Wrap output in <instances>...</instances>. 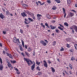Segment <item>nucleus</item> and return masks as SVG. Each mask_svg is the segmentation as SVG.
Instances as JSON below:
<instances>
[{
  "instance_id": "1",
  "label": "nucleus",
  "mask_w": 77,
  "mask_h": 77,
  "mask_svg": "<svg viewBox=\"0 0 77 77\" xmlns=\"http://www.w3.org/2000/svg\"><path fill=\"white\" fill-rule=\"evenodd\" d=\"M24 59L26 62L28 66H31V65L33 64V62L30 59L26 58H24Z\"/></svg>"
},
{
  "instance_id": "2",
  "label": "nucleus",
  "mask_w": 77,
  "mask_h": 77,
  "mask_svg": "<svg viewBox=\"0 0 77 77\" xmlns=\"http://www.w3.org/2000/svg\"><path fill=\"white\" fill-rule=\"evenodd\" d=\"M14 42H18V43H20V41H19V39H17L16 37H14Z\"/></svg>"
},
{
  "instance_id": "3",
  "label": "nucleus",
  "mask_w": 77,
  "mask_h": 77,
  "mask_svg": "<svg viewBox=\"0 0 77 77\" xmlns=\"http://www.w3.org/2000/svg\"><path fill=\"white\" fill-rule=\"evenodd\" d=\"M14 70L17 71L16 73L17 74H20V72L19 71V70L17 68H15V67H14Z\"/></svg>"
},
{
  "instance_id": "4",
  "label": "nucleus",
  "mask_w": 77,
  "mask_h": 77,
  "mask_svg": "<svg viewBox=\"0 0 77 77\" xmlns=\"http://www.w3.org/2000/svg\"><path fill=\"white\" fill-rule=\"evenodd\" d=\"M33 63V64L31 66V70L32 71H33V69H35V63L34 61Z\"/></svg>"
},
{
  "instance_id": "5",
  "label": "nucleus",
  "mask_w": 77,
  "mask_h": 77,
  "mask_svg": "<svg viewBox=\"0 0 77 77\" xmlns=\"http://www.w3.org/2000/svg\"><path fill=\"white\" fill-rule=\"evenodd\" d=\"M21 41L23 47H25L26 48H27V45H26L24 46V41H23V40H21Z\"/></svg>"
},
{
  "instance_id": "6",
  "label": "nucleus",
  "mask_w": 77,
  "mask_h": 77,
  "mask_svg": "<svg viewBox=\"0 0 77 77\" xmlns=\"http://www.w3.org/2000/svg\"><path fill=\"white\" fill-rule=\"evenodd\" d=\"M37 19L39 20H40V19L41 18V17H42V15L38 14L37 15Z\"/></svg>"
},
{
  "instance_id": "7",
  "label": "nucleus",
  "mask_w": 77,
  "mask_h": 77,
  "mask_svg": "<svg viewBox=\"0 0 77 77\" xmlns=\"http://www.w3.org/2000/svg\"><path fill=\"white\" fill-rule=\"evenodd\" d=\"M43 62L45 63H44V66H45V67H46V68H47V67L48 66V65H47V62H46V61H45V60L43 61Z\"/></svg>"
},
{
  "instance_id": "8",
  "label": "nucleus",
  "mask_w": 77,
  "mask_h": 77,
  "mask_svg": "<svg viewBox=\"0 0 77 77\" xmlns=\"http://www.w3.org/2000/svg\"><path fill=\"white\" fill-rule=\"evenodd\" d=\"M8 66L9 68H10V67H11L12 69H13V67L12 66L11 63H10V62H8Z\"/></svg>"
},
{
  "instance_id": "9",
  "label": "nucleus",
  "mask_w": 77,
  "mask_h": 77,
  "mask_svg": "<svg viewBox=\"0 0 77 77\" xmlns=\"http://www.w3.org/2000/svg\"><path fill=\"white\" fill-rule=\"evenodd\" d=\"M6 54H7V55L8 56H9L10 58H11V59H12V55L11 54H9L7 52Z\"/></svg>"
},
{
  "instance_id": "10",
  "label": "nucleus",
  "mask_w": 77,
  "mask_h": 77,
  "mask_svg": "<svg viewBox=\"0 0 77 77\" xmlns=\"http://www.w3.org/2000/svg\"><path fill=\"white\" fill-rule=\"evenodd\" d=\"M40 43H41L42 44V45H44L45 46V45H47V44H46V43L44 42V41H40Z\"/></svg>"
},
{
  "instance_id": "11",
  "label": "nucleus",
  "mask_w": 77,
  "mask_h": 77,
  "mask_svg": "<svg viewBox=\"0 0 77 77\" xmlns=\"http://www.w3.org/2000/svg\"><path fill=\"white\" fill-rule=\"evenodd\" d=\"M72 28H74V30L76 31V32H77V26H72Z\"/></svg>"
},
{
  "instance_id": "12",
  "label": "nucleus",
  "mask_w": 77,
  "mask_h": 77,
  "mask_svg": "<svg viewBox=\"0 0 77 77\" xmlns=\"http://www.w3.org/2000/svg\"><path fill=\"white\" fill-rule=\"evenodd\" d=\"M3 69V64H1L0 65V70L2 71Z\"/></svg>"
},
{
  "instance_id": "13",
  "label": "nucleus",
  "mask_w": 77,
  "mask_h": 77,
  "mask_svg": "<svg viewBox=\"0 0 77 77\" xmlns=\"http://www.w3.org/2000/svg\"><path fill=\"white\" fill-rule=\"evenodd\" d=\"M63 11L64 14V18H65V17H66V13H65V10L64 8H63Z\"/></svg>"
},
{
  "instance_id": "14",
  "label": "nucleus",
  "mask_w": 77,
  "mask_h": 77,
  "mask_svg": "<svg viewBox=\"0 0 77 77\" xmlns=\"http://www.w3.org/2000/svg\"><path fill=\"white\" fill-rule=\"evenodd\" d=\"M25 24H29V23L30 22H28V21L27 20V19H26V18L25 19Z\"/></svg>"
},
{
  "instance_id": "15",
  "label": "nucleus",
  "mask_w": 77,
  "mask_h": 77,
  "mask_svg": "<svg viewBox=\"0 0 77 77\" xmlns=\"http://www.w3.org/2000/svg\"><path fill=\"white\" fill-rule=\"evenodd\" d=\"M36 64L38 65V66H39V65H40V64L41 63L40 62H38L37 60H36Z\"/></svg>"
},
{
  "instance_id": "16",
  "label": "nucleus",
  "mask_w": 77,
  "mask_h": 77,
  "mask_svg": "<svg viewBox=\"0 0 77 77\" xmlns=\"http://www.w3.org/2000/svg\"><path fill=\"white\" fill-rule=\"evenodd\" d=\"M21 15L22 16H23V17L25 16L26 17V14L24 12H23V13H22Z\"/></svg>"
},
{
  "instance_id": "17",
  "label": "nucleus",
  "mask_w": 77,
  "mask_h": 77,
  "mask_svg": "<svg viewBox=\"0 0 77 77\" xmlns=\"http://www.w3.org/2000/svg\"><path fill=\"white\" fill-rule=\"evenodd\" d=\"M26 55L28 56V57H30V54L27 52H25Z\"/></svg>"
},
{
  "instance_id": "18",
  "label": "nucleus",
  "mask_w": 77,
  "mask_h": 77,
  "mask_svg": "<svg viewBox=\"0 0 77 77\" xmlns=\"http://www.w3.org/2000/svg\"><path fill=\"white\" fill-rule=\"evenodd\" d=\"M11 63H17V61L15 60H11Z\"/></svg>"
},
{
  "instance_id": "19",
  "label": "nucleus",
  "mask_w": 77,
  "mask_h": 77,
  "mask_svg": "<svg viewBox=\"0 0 77 77\" xmlns=\"http://www.w3.org/2000/svg\"><path fill=\"white\" fill-rule=\"evenodd\" d=\"M0 18H2V19H3V18H4V16H3V14H0Z\"/></svg>"
},
{
  "instance_id": "20",
  "label": "nucleus",
  "mask_w": 77,
  "mask_h": 77,
  "mask_svg": "<svg viewBox=\"0 0 77 77\" xmlns=\"http://www.w3.org/2000/svg\"><path fill=\"white\" fill-rule=\"evenodd\" d=\"M50 27L51 29H54L56 27V26L54 27L52 26V25H51Z\"/></svg>"
},
{
  "instance_id": "21",
  "label": "nucleus",
  "mask_w": 77,
  "mask_h": 77,
  "mask_svg": "<svg viewBox=\"0 0 77 77\" xmlns=\"http://www.w3.org/2000/svg\"><path fill=\"white\" fill-rule=\"evenodd\" d=\"M69 15L71 16V17H72L74 15V14L71 13H70Z\"/></svg>"
},
{
  "instance_id": "22",
  "label": "nucleus",
  "mask_w": 77,
  "mask_h": 77,
  "mask_svg": "<svg viewBox=\"0 0 77 77\" xmlns=\"http://www.w3.org/2000/svg\"><path fill=\"white\" fill-rule=\"evenodd\" d=\"M51 69H52L53 72H55V70L54 69V68L51 67Z\"/></svg>"
},
{
  "instance_id": "23",
  "label": "nucleus",
  "mask_w": 77,
  "mask_h": 77,
  "mask_svg": "<svg viewBox=\"0 0 77 77\" xmlns=\"http://www.w3.org/2000/svg\"><path fill=\"white\" fill-rule=\"evenodd\" d=\"M28 19L29 20V21H32H32H33V19H32L30 18H28Z\"/></svg>"
},
{
  "instance_id": "24",
  "label": "nucleus",
  "mask_w": 77,
  "mask_h": 77,
  "mask_svg": "<svg viewBox=\"0 0 77 77\" xmlns=\"http://www.w3.org/2000/svg\"><path fill=\"white\" fill-rule=\"evenodd\" d=\"M22 6H24V7H28V5H25L24 4H23Z\"/></svg>"
},
{
  "instance_id": "25",
  "label": "nucleus",
  "mask_w": 77,
  "mask_h": 77,
  "mask_svg": "<svg viewBox=\"0 0 77 77\" xmlns=\"http://www.w3.org/2000/svg\"><path fill=\"white\" fill-rule=\"evenodd\" d=\"M36 69L37 70H38L39 71H41V69H40L39 68V67L38 66H37L36 68Z\"/></svg>"
},
{
  "instance_id": "26",
  "label": "nucleus",
  "mask_w": 77,
  "mask_h": 77,
  "mask_svg": "<svg viewBox=\"0 0 77 77\" xmlns=\"http://www.w3.org/2000/svg\"><path fill=\"white\" fill-rule=\"evenodd\" d=\"M37 74L39 75H42V72H38Z\"/></svg>"
},
{
  "instance_id": "27",
  "label": "nucleus",
  "mask_w": 77,
  "mask_h": 77,
  "mask_svg": "<svg viewBox=\"0 0 77 77\" xmlns=\"http://www.w3.org/2000/svg\"><path fill=\"white\" fill-rule=\"evenodd\" d=\"M64 24L65 26H68V24L66 23H64Z\"/></svg>"
},
{
  "instance_id": "28",
  "label": "nucleus",
  "mask_w": 77,
  "mask_h": 77,
  "mask_svg": "<svg viewBox=\"0 0 77 77\" xmlns=\"http://www.w3.org/2000/svg\"><path fill=\"white\" fill-rule=\"evenodd\" d=\"M0 62L1 63V64H2L3 62L2 61V59L1 58H0Z\"/></svg>"
},
{
  "instance_id": "29",
  "label": "nucleus",
  "mask_w": 77,
  "mask_h": 77,
  "mask_svg": "<svg viewBox=\"0 0 77 77\" xmlns=\"http://www.w3.org/2000/svg\"><path fill=\"white\" fill-rule=\"evenodd\" d=\"M32 50V49L31 48H28V51H29V52H30V51H31Z\"/></svg>"
},
{
  "instance_id": "30",
  "label": "nucleus",
  "mask_w": 77,
  "mask_h": 77,
  "mask_svg": "<svg viewBox=\"0 0 77 77\" xmlns=\"http://www.w3.org/2000/svg\"><path fill=\"white\" fill-rule=\"evenodd\" d=\"M69 66L70 68L71 69H72V65H71L70 64H69Z\"/></svg>"
},
{
  "instance_id": "31",
  "label": "nucleus",
  "mask_w": 77,
  "mask_h": 77,
  "mask_svg": "<svg viewBox=\"0 0 77 77\" xmlns=\"http://www.w3.org/2000/svg\"><path fill=\"white\" fill-rule=\"evenodd\" d=\"M57 3H60V1L59 0H55Z\"/></svg>"
},
{
  "instance_id": "32",
  "label": "nucleus",
  "mask_w": 77,
  "mask_h": 77,
  "mask_svg": "<svg viewBox=\"0 0 77 77\" xmlns=\"http://www.w3.org/2000/svg\"><path fill=\"white\" fill-rule=\"evenodd\" d=\"M38 3H40V4L41 5H44V3H43L42 4H41V2L40 1H38Z\"/></svg>"
},
{
  "instance_id": "33",
  "label": "nucleus",
  "mask_w": 77,
  "mask_h": 77,
  "mask_svg": "<svg viewBox=\"0 0 77 77\" xmlns=\"http://www.w3.org/2000/svg\"><path fill=\"white\" fill-rule=\"evenodd\" d=\"M69 51L71 53H73V52H74V50H73V49H70V50H69Z\"/></svg>"
},
{
  "instance_id": "34",
  "label": "nucleus",
  "mask_w": 77,
  "mask_h": 77,
  "mask_svg": "<svg viewBox=\"0 0 77 77\" xmlns=\"http://www.w3.org/2000/svg\"><path fill=\"white\" fill-rule=\"evenodd\" d=\"M56 42L55 41H54L53 43V45H56Z\"/></svg>"
},
{
  "instance_id": "35",
  "label": "nucleus",
  "mask_w": 77,
  "mask_h": 77,
  "mask_svg": "<svg viewBox=\"0 0 77 77\" xmlns=\"http://www.w3.org/2000/svg\"><path fill=\"white\" fill-rule=\"evenodd\" d=\"M45 26H47V27H48V28H49V26H48V24L47 23H45Z\"/></svg>"
},
{
  "instance_id": "36",
  "label": "nucleus",
  "mask_w": 77,
  "mask_h": 77,
  "mask_svg": "<svg viewBox=\"0 0 77 77\" xmlns=\"http://www.w3.org/2000/svg\"><path fill=\"white\" fill-rule=\"evenodd\" d=\"M52 9H53V10H55V9H56V7L54 6L52 8Z\"/></svg>"
},
{
  "instance_id": "37",
  "label": "nucleus",
  "mask_w": 77,
  "mask_h": 77,
  "mask_svg": "<svg viewBox=\"0 0 77 77\" xmlns=\"http://www.w3.org/2000/svg\"><path fill=\"white\" fill-rule=\"evenodd\" d=\"M58 29H60V30H63V28H61V27L60 26L58 27Z\"/></svg>"
},
{
  "instance_id": "38",
  "label": "nucleus",
  "mask_w": 77,
  "mask_h": 77,
  "mask_svg": "<svg viewBox=\"0 0 77 77\" xmlns=\"http://www.w3.org/2000/svg\"><path fill=\"white\" fill-rule=\"evenodd\" d=\"M47 17L48 18H51L50 17V15H48L47 16Z\"/></svg>"
},
{
  "instance_id": "39",
  "label": "nucleus",
  "mask_w": 77,
  "mask_h": 77,
  "mask_svg": "<svg viewBox=\"0 0 77 77\" xmlns=\"http://www.w3.org/2000/svg\"><path fill=\"white\" fill-rule=\"evenodd\" d=\"M67 47L68 48H69L70 47V45H69L67 44Z\"/></svg>"
},
{
  "instance_id": "40",
  "label": "nucleus",
  "mask_w": 77,
  "mask_h": 77,
  "mask_svg": "<svg viewBox=\"0 0 77 77\" xmlns=\"http://www.w3.org/2000/svg\"><path fill=\"white\" fill-rule=\"evenodd\" d=\"M67 3L69 4V3H71V1H70V0H67Z\"/></svg>"
},
{
  "instance_id": "41",
  "label": "nucleus",
  "mask_w": 77,
  "mask_h": 77,
  "mask_svg": "<svg viewBox=\"0 0 77 77\" xmlns=\"http://www.w3.org/2000/svg\"><path fill=\"white\" fill-rule=\"evenodd\" d=\"M56 32H57V33H59V32L60 31L59 30L57 29L56 30Z\"/></svg>"
},
{
  "instance_id": "42",
  "label": "nucleus",
  "mask_w": 77,
  "mask_h": 77,
  "mask_svg": "<svg viewBox=\"0 0 77 77\" xmlns=\"http://www.w3.org/2000/svg\"><path fill=\"white\" fill-rule=\"evenodd\" d=\"M41 24L42 26V27H44V28H45V26H44L43 25V23H41Z\"/></svg>"
},
{
  "instance_id": "43",
  "label": "nucleus",
  "mask_w": 77,
  "mask_h": 77,
  "mask_svg": "<svg viewBox=\"0 0 77 77\" xmlns=\"http://www.w3.org/2000/svg\"><path fill=\"white\" fill-rule=\"evenodd\" d=\"M71 60H75V59H74V57H72L71 58Z\"/></svg>"
},
{
  "instance_id": "44",
  "label": "nucleus",
  "mask_w": 77,
  "mask_h": 77,
  "mask_svg": "<svg viewBox=\"0 0 77 77\" xmlns=\"http://www.w3.org/2000/svg\"><path fill=\"white\" fill-rule=\"evenodd\" d=\"M66 39V40L67 41H70V39L69 38H67Z\"/></svg>"
},
{
  "instance_id": "45",
  "label": "nucleus",
  "mask_w": 77,
  "mask_h": 77,
  "mask_svg": "<svg viewBox=\"0 0 77 77\" xmlns=\"http://www.w3.org/2000/svg\"><path fill=\"white\" fill-rule=\"evenodd\" d=\"M75 48H77V44H76L75 45Z\"/></svg>"
},
{
  "instance_id": "46",
  "label": "nucleus",
  "mask_w": 77,
  "mask_h": 77,
  "mask_svg": "<svg viewBox=\"0 0 77 77\" xmlns=\"http://www.w3.org/2000/svg\"><path fill=\"white\" fill-rule=\"evenodd\" d=\"M47 2L48 3H51V2H50V0H47Z\"/></svg>"
},
{
  "instance_id": "47",
  "label": "nucleus",
  "mask_w": 77,
  "mask_h": 77,
  "mask_svg": "<svg viewBox=\"0 0 77 77\" xmlns=\"http://www.w3.org/2000/svg\"><path fill=\"white\" fill-rule=\"evenodd\" d=\"M60 51H64V48H61L60 50Z\"/></svg>"
},
{
  "instance_id": "48",
  "label": "nucleus",
  "mask_w": 77,
  "mask_h": 77,
  "mask_svg": "<svg viewBox=\"0 0 77 77\" xmlns=\"http://www.w3.org/2000/svg\"><path fill=\"white\" fill-rule=\"evenodd\" d=\"M21 54L23 56V57H24L25 56V55H24V53H21Z\"/></svg>"
},
{
  "instance_id": "49",
  "label": "nucleus",
  "mask_w": 77,
  "mask_h": 77,
  "mask_svg": "<svg viewBox=\"0 0 77 77\" xmlns=\"http://www.w3.org/2000/svg\"><path fill=\"white\" fill-rule=\"evenodd\" d=\"M48 63H49V64H50V63H51V61H50L49 60H48Z\"/></svg>"
},
{
  "instance_id": "50",
  "label": "nucleus",
  "mask_w": 77,
  "mask_h": 77,
  "mask_svg": "<svg viewBox=\"0 0 77 77\" xmlns=\"http://www.w3.org/2000/svg\"><path fill=\"white\" fill-rule=\"evenodd\" d=\"M20 50L21 51H24V49H23V48H20Z\"/></svg>"
},
{
  "instance_id": "51",
  "label": "nucleus",
  "mask_w": 77,
  "mask_h": 77,
  "mask_svg": "<svg viewBox=\"0 0 77 77\" xmlns=\"http://www.w3.org/2000/svg\"><path fill=\"white\" fill-rule=\"evenodd\" d=\"M64 72H65L66 73V74H67V75H69L68 74V72H66V71L65 70L64 71Z\"/></svg>"
},
{
  "instance_id": "52",
  "label": "nucleus",
  "mask_w": 77,
  "mask_h": 77,
  "mask_svg": "<svg viewBox=\"0 0 77 77\" xmlns=\"http://www.w3.org/2000/svg\"><path fill=\"white\" fill-rule=\"evenodd\" d=\"M6 60L8 63V62H9V60H8V59H6Z\"/></svg>"
},
{
  "instance_id": "53",
  "label": "nucleus",
  "mask_w": 77,
  "mask_h": 77,
  "mask_svg": "<svg viewBox=\"0 0 77 77\" xmlns=\"http://www.w3.org/2000/svg\"><path fill=\"white\" fill-rule=\"evenodd\" d=\"M6 14H9V11H7L6 12Z\"/></svg>"
},
{
  "instance_id": "54",
  "label": "nucleus",
  "mask_w": 77,
  "mask_h": 77,
  "mask_svg": "<svg viewBox=\"0 0 77 77\" xmlns=\"http://www.w3.org/2000/svg\"><path fill=\"white\" fill-rule=\"evenodd\" d=\"M20 32L21 33H23V30H22L21 29H20Z\"/></svg>"
},
{
  "instance_id": "55",
  "label": "nucleus",
  "mask_w": 77,
  "mask_h": 77,
  "mask_svg": "<svg viewBox=\"0 0 77 77\" xmlns=\"http://www.w3.org/2000/svg\"><path fill=\"white\" fill-rule=\"evenodd\" d=\"M57 60L59 62H60V60H59V59H57Z\"/></svg>"
},
{
  "instance_id": "56",
  "label": "nucleus",
  "mask_w": 77,
  "mask_h": 77,
  "mask_svg": "<svg viewBox=\"0 0 77 77\" xmlns=\"http://www.w3.org/2000/svg\"><path fill=\"white\" fill-rule=\"evenodd\" d=\"M33 56H35V52H34L33 53Z\"/></svg>"
},
{
  "instance_id": "57",
  "label": "nucleus",
  "mask_w": 77,
  "mask_h": 77,
  "mask_svg": "<svg viewBox=\"0 0 77 77\" xmlns=\"http://www.w3.org/2000/svg\"><path fill=\"white\" fill-rule=\"evenodd\" d=\"M60 26H61V27H63V26L62 25L60 24H59Z\"/></svg>"
},
{
  "instance_id": "58",
  "label": "nucleus",
  "mask_w": 77,
  "mask_h": 77,
  "mask_svg": "<svg viewBox=\"0 0 77 77\" xmlns=\"http://www.w3.org/2000/svg\"><path fill=\"white\" fill-rule=\"evenodd\" d=\"M72 11H73V12H76V11H75L73 10H72Z\"/></svg>"
},
{
  "instance_id": "59",
  "label": "nucleus",
  "mask_w": 77,
  "mask_h": 77,
  "mask_svg": "<svg viewBox=\"0 0 77 77\" xmlns=\"http://www.w3.org/2000/svg\"><path fill=\"white\" fill-rule=\"evenodd\" d=\"M0 47H2V44L0 43Z\"/></svg>"
},
{
  "instance_id": "60",
  "label": "nucleus",
  "mask_w": 77,
  "mask_h": 77,
  "mask_svg": "<svg viewBox=\"0 0 77 77\" xmlns=\"http://www.w3.org/2000/svg\"><path fill=\"white\" fill-rule=\"evenodd\" d=\"M32 18H33V20H35V17H33Z\"/></svg>"
},
{
  "instance_id": "61",
  "label": "nucleus",
  "mask_w": 77,
  "mask_h": 77,
  "mask_svg": "<svg viewBox=\"0 0 77 77\" xmlns=\"http://www.w3.org/2000/svg\"><path fill=\"white\" fill-rule=\"evenodd\" d=\"M72 32L73 33H74V31L73 29H72Z\"/></svg>"
},
{
  "instance_id": "62",
  "label": "nucleus",
  "mask_w": 77,
  "mask_h": 77,
  "mask_svg": "<svg viewBox=\"0 0 77 77\" xmlns=\"http://www.w3.org/2000/svg\"><path fill=\"white\" fill-rule=\"evenodd\" d=\"M69 72L70 74H72V73L71 72V71H69Z\"/></svg>"
},
{
  "instance_id": "63",
  "label": "nucleus",
  "mask_w": 77,
  "mask_h": 77,
  "mask_svg": "<svg viewBox=\"0 0 77 77\" xmlns=\"http://www.w3.org/2000/svg\"><path fill=\"white\" fill-rule=\"evenodd\" d=\"M3 33L4 34H6V32H5V31H3Z\"/></svg>"
},
{
  "instance_id": "64",
  "label": "nucleus",
  "mask_w": 77,
  "mask_h": 77,
  "mask_svg": "<svg viewBox=\"0 0 77 77\" xmlns=\"http://www.w3.org/2000/svg\"><path fill=\"white\" fill-rule=\"evenodd\" d=\"M52 23H55V20H52Z\"/></svg>"
}]
</instances>
